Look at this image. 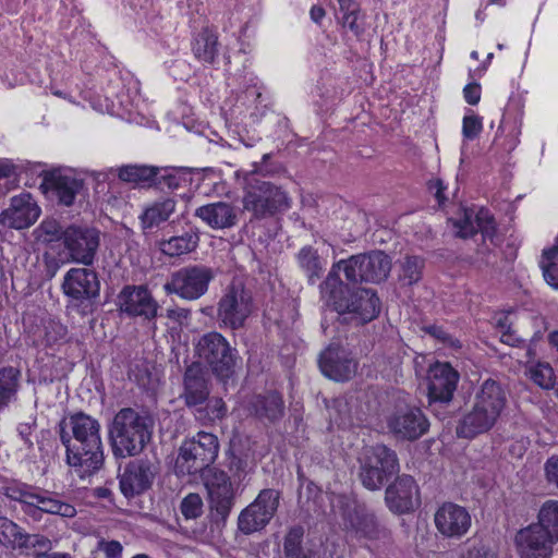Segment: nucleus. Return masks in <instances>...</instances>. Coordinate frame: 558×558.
<instances>
[{"label": "nucleus", "mask_w": 558, "mask_h": 558, "mask_svg": "<svg viewBox=\"0 0 558 558\" xmlns=\"http://www.w3.org/2000/svg\"><path fill=\"white\" fill-rule=\"evenodd\" d=\"M319 292L325 305L338 313L341 324L363 326L376 319L380 313L377 293L372 289L350 288L341 280L336 267H331L320 282Z\"/></svg>", "instance_id": "1"}, {"label": "nucleus", "mask_w": 558, "mask_h": 558, "mask_svg": "<svg viewBox=\"0 0 558 558\" xmlns=\"http://www.w3.org/2000/svg\"><path fill=\"white\" fill-rule=\"evenodd\" d=\"M70 426L72 436L65 430L63 421L59 424L66 463L85 474L98 472L105 461L99 421L84 412H77L70 416Z\"/></svg>", "instance_id": "2"}, {"label": "nucleus", "mask_w": 558, "mask_h": 558, "mask_svg": "<svg viewBox=\"0 0 558 558\" xmlns=\"http://www.w3.org/2000/svg\"><path fill=\"white\" fill-rule=\"evenodd\" d=\"M154 420L133 408H122L108 425V440L116 459L140 456L150 442Z\"/></svg>", "instance_id": "3"}, {"label": "nucleus", "mask_w": 558, "mask_h": 558, "mask_svg": "<svg viewBox=\"0 0 558 558\" xmlns=\"http://www.w3.org/2000/svg\"><path fill=\"white\" fill-rule=\"evenodd\" d=\"M507 404V390L493 378L485 379L474 397L470 412L459 421L456 433L460 438L472 439L492 429Z\"/></svg>", "instance_id": "4"}, {"label": "nucleus", "mask_w": 558, "mask_h": 558, "mask_svg": "<svg viewBox=\"0 0 558 558\" xmlns=\"http://www.w3.org/2000/svg\"><path fill=\"white\" fill-rule=\"evenodd\" d=\"M243 210L250 214V222L275 219L292 207V198L281 186L255 175L245 180L242 197Z\"/></svg>", "instance_id": "5"}, {"label": "nucleus", "mask_w": 558, "mask_h": 558, "mask_svg": "<svg viewBox=\"0 0 558 558\" xmlns=\"http://www.w3.org/2000/svg\"><path fill=\"white\" fill-rule=\"evenodd\" d=\"M192 169L130 163L117 169L119 180L138 189L175 191L191 181Z\"/></svg>", "instance_id": "6"}, {"label": "nucleus", "mask_w": 558, "mask_h": 558, "mask_svg": "<svg viewBox=\"0 0 558 558\" xmlns=\"http://www.w3.org/2000/svg\"><path fill=\"white\" fill-rule=\"evenodd\" d=\"M203 483L207 492L208 519L211 527L222 530L241 495L240 485L221 469L207 470L203 475Z\"/></svg>", "instance_id": "7"}, {"label": "nucleus", "mask_w": 558, "mask_h": 558, "mask_svg": "<svg viewBox=\"0 0 558 558\" xmlns=\"http://www.w3.org/2000/svg\"><path fill=\"white\" fill-rule=\"evenodd\" d=\"M219 452L218 437L211 433L198 432L182 441L174 460L173 472L178 477L203 475L213 469Z\"/></svg>", "instance_id": "8"}, {"label": "nucleus", "mask_w": 558, "mask_h": 558, "mask_svg": "<svg viewBox=\"0 0 558 558\" xmlns=\"http://www.w3.org/2000/svg\"><path fill=\"white\" fill-rule=\"evenodd\" d=\"M66 307L82 317L93 315L100 305V280L90 268L69 269L61 284Z\"/></svg>", "instance_id": "9"}, {"label": "nucleus", "mask_w": 558, "mask_h": 558, "mask_svg": "<svg viewBox=\"0 0 558 558\" xmlns=\"http://www.w3.org/2000/svg\"><path fill=\"white\" fill-rule=\"evenodd\" d=\"M399 472L398 454L385 444L367 447L359 458V480L371 492L380 490Z\"/></svg>", "instance_id": "10"}, {"label": "nucleus", "mask_w": 558, "mask_h": 558, "mask_svg": "<svg viewBox=\"0 0 558 558\" xmlns=\"http://www.w3.org/2000/svg\"><path fill=\"white\" fill-rule=\"evenodd\" d=\"M253 311L252 291L241 280H232L217 302L216 319L220 328L234 331L244 328Z\"/></svg>", "instance_id": "11"}, {"label": "nucleus", "mask_w": 558, "mask_h": 558, "mask_svg": "<svg viewBox=\"0 0 558 558\" xmlns=\"http://www.w3.org/2000/svg\"><path fill=\"white\" fill-rule=\"evenodd\" d=\"M195 353L201 365H206L219 380L226 381L235 372L238 350L232 348L218 331L204 333L195 345Z\"/></svg>", "instance_id": "12"}, {"label": "nucleus", "mask_w": 558, "mask_h": 558, "mask_svg": "<svg viewBox=\"0 0 558 558\" xmlns=\"http://www.w3.org/2000/svg\"><path fill=\"white\" fill-rule=\"evenodd\" d=\"M391 266L389 255L378 250L352 255L332 265L338 272L343 270L345 279L352 283H380L388 278Z\"/></svg>", "instance_id": "13"}, {"label": "nucleus", "mask_w": 558, "mask_h": 558, "mask_svg": "<svg viewBox=\"0 0 558 558\" xmlns=\"http://www.w3.org/2000/svg\"><path fill=\"white\" fill-rule=\"evenodd\" d=\"M281 493L275 488L262 489L255 499L241 510L238 517V530L244 535L262 532L276 515Z\"/></svg>", "instance_id": "14"}, {"label": "nucleus", "mask_w": 558, "mask_h": 558, "mask_svg": "<svg viewBox=\"0 0 558 558\" xmlns=\"http://www.w3.org/2000/svg\"><path fill=\"white\" fill-rule=\"evenodd\" d=\"M215 278L211 268L204 265H189L170 275L163 284L167 295L175 294L186 301H195L205 295Z\"/></svg>", "instance_id": "15"}, {"label": "nucleus", "mask_w": 558, "mask_h": 558, "mask_svg": "<svg viewBox=\"0 0 558 558\" xmlns=\"http://www.w3.org/2000/svg\"><path fill=\"white\" fill-rule=\"evenodd\" d=\"M459 379V372L448 362H436L428 368V405L440 420L446 417L445 413L440 412V409L447 408L452 401Z\"/></svg>", "instance_id": "16"}, {"label": "nucleus", "mask_w": 558, "mask_h": 558, "mask_svg": "<svg viewBox=\"0 0 558 558\" xmlns=\"http://www.w3.org/2000/svg\"><path fill=\"white\" fill-rule=\"evenodd\" d=\"M388 433L398 441H415L429 430L423 410L413 404H397L386 416Z\"/></svg>", "instance_id": "17"}, {"label": "nucleus", "mask_w": 558, "mask_h": 558, "mask_svg": "<svg viewBox=\"0 0 558 558\" xmlns=\"http://www.w3.org/2000/svg\"><path fill=\"white\" fill-rule=\"evenodd\" d=\"M99 245L100 231L96 227L71 223L64 228L63 246L73 262L92 266Z\"/></svg>", "instance_id": "18"}, {"label": "nucleus", "mask_w": 558, "mask_h": 558, "mask_svg": "<svg viewBox=\"0 0 558 558\" xmlns=\"http://www.w3.org/2000/svg\"><path fill=\"white\" fill-rule=\"evenodd\" d=\"M117 305L121 314L143 322H155L160 306L151 291L145 284H125L117 295Z\"/></svg>", "instance_id": "19"}, {"label": "nucleus", "mask_w": 558, "mask_h": 558, "mask_svg": "<svg viewBox=\"0 0 558 558\" xmlns=\"http://www.w3.org/2000/svg\"><path fill=\"white\" fill-rule=\"evenodd\" d=\"M27 170L32 174L43 178L40 187L45 193H51L63 206H72L76 195L83 189V180L64 173L61 169L47 170L46 165L41 162L28 165Z\"/></svg>", "instance_id": "20"}, {"label": "nucleus", "mask_w": 558, "mask_h": 558, "mask_svg": "<svg viewBox=\"0 0 558 558\" xmlns=\"http://www.w3.org/2000/svg\"><path fill=\"white\" fill-rule=\"evenodd\" d=\"M158 466L147 458L129 461L123 469L119 468L118 480L121 494L126 499L143 495L153 487Z\"/></svg>", "instance_id": "21"}, {"label": "nucleus", "mask_w": 558, "mask_h": 558, "mask_svg": "<svg viewBox=\"0 0 558 558\" xmlns=\"http://www.w3.org/2000/svg\"><path fill=\"white\" fill-rule=\"evenodd\" d=\"M420 504L418 486L409 474L396 475L395 481L386 487L385 505L393 514L413 512Z\"/></svg>", "instance_id": "22"}, {"label": "nucleus", "mask_w": 558, "mask_h": 558, "mask_svg": "<svg viewBox=\"0 0 558 558\" xmlns=\"http://www.w3.org/2000/svg\"><path fill=\"white\" fill-rule=\"evenodd\" d=\"M357 361L351 352L331 343L318 357V366L324 376L335 381H348L357 371Z\"/></svg>", "instance_id": "23"}, {"label": "nucleus", "mask_w": 558, "mask_h": 558, "mask_svg": "<svg viewBox=\"0 0 558 558\" xmlns=\"http://www.w3.org/2000/svg\"><path fill=\"white\" fill-rule=\"evenodd\" d=\"M225 466L231 480L242 484L256 466L255 453L248 439L235 436L230 439L225 452Z\"/></svg>", "instance_id": "24"}, {"label": "nucleus", "mask_w": 558, "mask_h": 558, "mask_svg": "<svg viewBox=\"0 0 558 558\" xmlns=\"http://www.w3.org/2000/svg\"><path fill=\"white\" fill-rule=\"evenodd\" d=\"M434 521L444 537L459 539L470 530L472 518L464 507L445 502L437 509Z\"/></svg>", "instance_id": "25"}, {"label": "nucleus", "mask_w": 558, "mask_h": 558, "mask_svg": "<svg viewBox=\"0 0 558 558\" xmlns=\"http://www.w3.org/2000/svg\"><path fill=\"white\" fill-rule=\"evenodd\" d=\"M345 527L359 538L371 541L390 536V531L381 524L374 512L363 506H356L344 515Z\"/></svg>", "instance_id": "26"}, {"label": "nucleus", "mask_w": 558, "mask_h": 558, "mask_svg": "<svg viewBox=\"0 0 558 558\" xmlns=\"http://www.w3.org/2000/svg\"><path fill=\"white\" fill-rule=\"evenodd\" d=\"M40 211L33 196L22 193L11 198L10 207L0 214V222L12 229H25L38 219Z\"/></svg>", "instance_id": "27"}, {"label": "nucleus", "mask_w": 558, "mask_h": 558, "mask_svg": "<svg viewBox=\"0 0 558 558\" xmlns=\"http://www.w3.org/2000/svg\"><path fill=\"white\" fill-rule=\"evenodd\" d=\"M515 544L520 558H550L557 542L539 531V527L530 524L517 533Z\"/></svg>", "instance_id": "28"}, {"label": "nucleus", "mask_w": 558, "mask_h": 558, "mask_svg": "<svg viewBox=\"0 0 558 558\" xmlns=\"http://www.w3.org/2000/svg\"><path fill=\"white\" fill-rule=\"evenodd\" d=\"M194 216L214 230L231 229L239 222L238 209L231 203L223 201L197 207Z\"/></svg>", "instance_id": "29"}, {"label": "nucleus", "mask_w": 558, "mask_h": 558, "mask_svg": "<svg viewBox=\"0 0 558 558\" xmlns=\"http://www.w3.org/2000/svg\"><path fill=\"white\" fill-rule=\"evenodd\" d=\"M183 393L187 407L201 405L208 400L209 388L201 363L193 362L184 372Z\"/></svg>", "instance_id": "30"}, {"label": "nucleus", "mask_w": 558, "mask_h": 558, "mask_svg": "<svg viewBox=\"0 0 558 558\" xmlns=\"http://www.w3.org/2000/svg\"><path fill=\"white\" fill-rule=\"evenodd\" d=\"M248 410L260 421L275 423L283 416L284 402L279 392L269 391L254 396L248 402Z\"/></svg>", "instance_id": "31"}, {"label": "nucleus", "mask_w": 558, "mask_h": 558, "mask_svg": "<svg viewBox=\"0 0 558 558\" xmlns=\"http://www.w3.org/2000/svg\"><path fill=\"white\" fill-rule=\"evenodd\" d=\"M219 47L217 33L209 27L202 28L191 41L193 56L203 64H215L219 57Z\"/></svg>", "instance_id": "32"}, {"label": "nucleus", "mask_w": 558, "mask_h": 558, "mask_svg": "<svg viewBox=\"0 0 558 558\" xmlns=\"http://www.w3.org/2000/svg\"><path fill=\"white\" fill-rule=\"evenodd\" d=\"M339 4L336 14L337 23L350 31L356 38H361L365 31V13L357 0H337Z\"/></svg>", "instance_id": "33"}, {"label": "nucleus", "mask_w": 558, "mask_h": 558, "mask_svg": "<svg viewBox=\"0 0 558 558\" xmlns=\"http://www.w3.org/2000/svg\"><path fill=\"white\" fill-rule=\"evenodd\" d=\"M177 201L173 197H163L147 205L140 215V221L144 231L159 228L167 222L175 211Z\"/></svg>", "instance_id": "34"}, {"label": "nucleus", "mask_w": 558, "mask_h": 558, "mask_svg": "<svg viewBox=\"0 0 558 558\" xmlns=\"http://www.w3.org/2000/svg\"><path fill=\"white\" fill-rule=\"evenodd\" d=\"M304 538L305 530L302 525L290 526L283 537V558H315V550Z\"/></svg>", "instance_id": "35"}, {"label": "nucleus", "mask_w": 558, "mask_h": 558, "mask_svg": "<svg viewBox=\"0 0 558 558\" xmlns=\"http://www.w3.org/2000/svg\"><path fill=\"white\" fill-rule=\"evenodd\" d=\"M199 243V230L196 227H190L181 235L171 236L160 242V251L170 257H179L194 252Z\"/></svg>", "instance_id": "36"}, {"label": "nucleus", "mask_w": 558, "mask_h": 558, "mask_svg": "<svg viewBox=\"0 0 558 558\" xmlns=\"http://www.w3.org/2000/svg\"><path fill=\"white\" fill-rule=\"evenodd\" d=\"M40 488L23 483L20 481H11L3 486V495L13 501L23 506V511L29 515H34Z\"/></svg>", "instance_id": "37"}, {"label": "nucleus", "mask_w": 558, "mask_h": 558, "mask_svg": "<svg viewBox=\"0 0 558 558\" xmlns=\"http://www.w3.org/2000/svg\"><path fill=\"white\" fill-rule=\"evenodd\" d=\"M300 269L307 278V282L314 286L324 274L325 263L316 248L311 245L303 246L296 254Z\"/></svg>", "instance_id": "38"}, {"label": "nucleus", "mask_w": 558, "mask_h": 558, "mask_svg": "<svg viewBox=\"0 0 558 558\" xmlns=\"http://www.w3.org/2000/svg\"><path fill=\"white\" fill-rule=\"evenodd\" d=\"M21 371L14 366L0 368V410L16 399L20 389Z\"/></svg>", "instance_id": "39"}, {"label": "nucleus", "mask_w": 558, "mask_h": 558, "mask_svg": "<svg viewBox=\"0 0 558 558\" xmlns=\"http://www.w3.org/2000/svg\"><path fill=\"white\" fill-rule=\"evenodd\" d=\"M532 524L558 543V500H547L538 511L537 522Z\"/></svg>", "instance_id": "40"}, {"label": "nucleus", "mask_w": 558, "mask_h": 558, "mask_svg": "<svg viewBox=\"0 0 558 558\" xmlns=\"http://www.w3.org/2000/svg\"><path fill=\"white\" fill-rule=\"evenodd\" d=\"M539 266L546 283L558 290V238L553 247L543 251Z\"/></svg>", "instance_id": "41"}, {"label": "nucleus", "mask_w": 558, "mask_h": 558, "mask_svg": "<svg viewBox=\"0 0 558 558\" xmlns=\"http://www.w3.org/2000/svg\"><path fill=\"white\" fill-rule=\"evenodd\" d=\"M424 268V259L418 256L408 255L400 264L398 275L402 286H413L422 279Z\"/></svg>", "instance_id": "42"}, {"label": "nucleus", "mask_w": 558, "mask_h": 558, "mask_svg": "<svg viewBox=\"0 0 558 558\" xmlns=\"http://www.w3.org/2000/svg\"><path fill=\"white\" fill-rule=\"evenodd\" d=\"M64 229L54 218H45L35 229L36 239L43 243L63 242Z\"/></svg>", "instance_id": "43"}, {"label": "nucleus", "mask_w": 558, "mask_h": 558, "mask_svg": "<svg viewBox=\"0 0 558 558\" xmlns=\"http://www.w3.org/2000/svg\"><path fill=\"white\" fill-rule=\"evenodd\" d=\"M496 329L500 332V341L510 347L520 348L524 343V340L517 335V331L512 328V322L509 315H501L496 318Z\"/></svg>", "instance_id": "44"}, {"label": "nucleus", "mask_w": 558, "mask_h": 558, "mask_svg": "<svg viewBox=\"0 0 558 558\" xmlns=\"http://www.w3.org/2000/svg\"><path fill=\"white\" fill-rule=\"evenodd\" d=\"M44 341L46 345L65 343L68 341V327L59 320L49 319L44 327Z\"/></svg>", "instance_id": "45"}, {"label": "nucleus", "mask_w": 558, "mask_h": 558, "mask_svg": "<svg viewBox=\"0 0 558 558\" xmlns=\"http://www.w3.org/2000/svg\"><path fill=\"white\" fill-rule=\"evenodd\" d=\"M24 529L7 517H0V543L11 548Z\"/></svg>", "instance_id": "46"}, {"label": "nucleus", "mask_w": 558, "mask_h": 558, "mask_svg": "<svg viewBox=\"0 0 558 558\" xmlns=\"http://www.w3.org/2000/svg\"><path fill=\"white\" fill-rule=\"evenodd\" d=\"M477 232H481L484 239L493 241L497 232V223L494 216L486 208H481L475 215Z\"/></svg>", "instance_id": "47"}, {"label": "nucleus", "mask_w": 558, "mask_h": 558, "mask_svg": "<svg viewBox=\"0 0 558 558\" xmlns=\"http://www.w3.org/2000/svg\"><path fill=\"white\" fill-rule=\"evenodd\" d=\"M203 499L196 493L187 494L180 504V511L186 520H195L203 513Z\"/></svg>", "instance_id": "48"}, {"label": "nucleus", "mask_w": 558, "mask_h": 558, "mask_svg": "<svg viewBox=\"0 0 558 558\" xmlns=\"http://www.w3.org/2000/svg\"><path fill=\"white\" fill-rule=\"evenodd\" d=\"M531 379L543 389H551L555 385L554 369L548 363H537L531 369Z\"/></svg>", "instance_id": "49"}, {"label": "nucleus", "mask_w": 558, "mask_h": 558, "mask_svg": "<svg viewBox=\"0 0 558 558\" xmlns=\"http://www.w3.org/2000/svg\"><path fill=\"white\" fill-rule=\"evenodd\" d=\"M483 130L482 118L477 114L464 116L462 122V134L469 141L475 140Z\"/></svg>", "instance_id": "50"}, {"label": "nucleus", "mask_w": 558, "mask_h": 558, "mask_svg": "<svg viewBox=\"0 0 558 558\" xmlns=\"http://www.w3.org/2000/svg\"><path fill=\"white\" fill-rule=\"evenodd\" d=\"M62 360L54 357L50 359L47 363H44L38 373L39 383L51 384L56 379L61 377V373L57 368V364L61 363Z\"/></svg>", "instance_id": "51"}, {"label": "nucleus", "mask_w": 558, "mask_h": 558, "mask_svg": "<svg viewBox=\"0 0 558 558\" xmlns=\"http://www.w3.org/2000/svg\"><path fill=\"white\" fill-rule=\"evenodd\" d=\"M423 331L444 344L460 347L459 341L454 339L442 326L436 324L425 325L423 327Z\"/></svg>", "instance_id": "52"}, {"label": "nucleus", "mask_w": 558, "mask_h": 558, "mask_svg": "<svg viewBox=\"0 0 558 558\" xmlns=\"http://www.w3.org/2000/svg\"><path fill=\"white\" fill-rule=\"evenodd\" d=\"M36 442L43 457L58 449L57 439L50 429H41L37 436Z\"/></svg>", "instance_id": "53"}, {"label": "nucleus", "mask_w": 558, "mask_h": 558, "mask_svg": "<svg viewBox=\"0 0 558 558\" xmlns=\"http://www.w3.org/2000/svg\"><path fill=\"white\" fill-rule=\"evenodd\" d=\"M97 548L104 551L106 558H122L123 547L119 541L100 539Z\"/></svg>", "instance_id": "54"}, {"label": "nucleus", "mask_w": 558, "mask_h": 558, "mask_svg": "<svg viewBox=\"0 0 558 558\" xmlns=\"http://www.w3.org/2000/svg\"><path fill=\"white\" fill-rule=\"evenodd\" d=\"M427 190L429 193L434 195L436 198L438 206L441 207L447 202V196L445 195V191L447 190V185H445L441 179H432L427 182Z\"/></svg>", "instance_id": "55"}, {"label": "nucleus", "mask_w": 558, "mask_h": 558, "mask_svg": "<svg viewBox=\"0 0 558 558\" xmlns=\"http://www.w3.org/2000/svg\"><path fill=\"white\" fill-rule=\"evenodd\" d=\"M456 227L458 228L457 234L463 239L472 238L477 233L475 219L472 220L471 216L468 214L464 215L463 219L456 223Z\"/></svg>", "instance_id": "56"}, {"label": "nucleus", "mask_w": 558, "mask_h": 558, "mask_svg": "<svg viewBox=\"0 0 558 558\" xmlns=\"http://www.w3.org/2000/svg\"><path fill=\"white\" fill-rule=\"evenodd\" d=\"M460 558H496L495 554L483 544L470 545Z\"/></svg>", "instance_id": "57"}, {"label": "nucleus", "mask_w": 558, "mask_h": 558, "mask_svg": "<svg viewBox=\"0 0 558 558\" xmlns=\"http://www.w3.org/2000/svg\"><path fill=\"white\" fill-rule=\"evenodd\" d=\"M544 471L546 480L549 484L555 485L558 487V456L554 454L549 457L545 464H544Z\"/></svg>", "instance_id": "58"}, {"label": "nucleus", "mask_w": 558, "mask_h": 558, "mask_svg": "<svg viewBox=\"0 0 558 558\" xmlns=\"http://www.w3.org/2000/svg\"><path fill=\"white\" fill-rule=\"evenodd\" d=\"M12 549H19L22 554L34 555L35 545L32 534L23 530Z\"/></svg>", "instance_id": "59"}, {"label": "nucleus", "mask_w": 558, "mask_h": 558, "mask_svg": "<svg viewBox=\"0 0 558 558\" xmlns=\"http://www.w3.org/2000/svg\"><path fill=\"white\" fill-rule=\"evenodd\" d=\"M37 504H40L41 506H36L34 509V514L36 512H46L50 514H57L58 505L60 504V500L47 497L45 495H41L39 493Z\"/></svg>", "instance_id": "60"}, {"label": "nucleus", "mask_w": 558, "mask_h": 558, "mask_svg": "<svg viewBox=\"0 0 558 558\" xmlns=\"http://www.w3.org/2000/svg\"><path fill=\"white\" fill-rule=\"evenodd\" d=\"M36 426V418H33L32 422L20 423L16 427L17 434L23 440L25 447L31 450L34 448V442L31 439V435L33 433V428Z\"/></svg>", "instance_id": "61"}, {"label": "nucleus", "mask_w": 558, "mask_h": 558, "mask_svg": "<svg viewBox=\"0 0 558 558\" xmlns=\"http://www.w3.org/2000/svg\"><path fill=\"white\" fill-rule=\"evenodd\" d=\"M463 96L469 105H477L481 100V85L476 82L466 84L463 88Z\"/></svg>", "instance_id": "62"}, {"label": "nucleus", "mask_w": 558, "mask_h": 558, "mask_svg": "<svg viewBox=\"0 0 558 558\" xmlns=\"http://www.w3.org/2000/svg\"><path fill=\"white\" fill-rule=\"evenodd\" d=\"M22 166L13 163L10 159H0V179L21 174Z\"/></svg>", "instance_id": "63"}, {"label": "nucleus", "mask_w": 558, "mask_h": 558, "mask_svg": "<svg viewBox=\"0 0 558 558\" xmlns=\"http://www.w3.org/2000/svg\"><path fill=\"white\" fill-rule=\"evenodd\" d=\"M207 408L209 409L213 418H221L227 412L226 404L220 398L210 400Z\"/></svg>", "instance_id": "64"}]
</instances>
